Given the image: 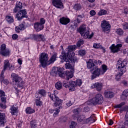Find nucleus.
Returning a JSON list of instances; mask_svg holds the SVG:
<instances>
[{
  "instance_id": "37998d69",
  "label": "nucleus",
  "mask_w": 128,
  "mask_h": 128,
  "mask_svg": "<svg viewBox=\"0 0 128 128\" xmlns=\"http://www.w3.org/2000/svg\"><path fill=\"white\" fill-rule=\"evenodd\" d=\"M82 84V80L78 79L76 82H75V85L76 86H80Z\"/></svg>"
},
{
  "instance_id": "393cba45",
  "label": "nucleus",
  "mask_w": 128,
  "mask_h": 128,
  "mask_svg": "<svg viewBox=\"0 0 128 128\" xmlns=\"http://www.w3.org/2000/svg\"><path fill=\"white\" fill-rule=\"evenodd\" d=\"M10 114L12 116H14L18 113V106L16 104L12 105L10 106Z\"/></svg>"
},
{
  "instance_id": "ea45409f",
  "label": "nucleus",
  "mask_w": 128,
  "mask_h": 128,
  "mask_svg": "<svg viewBox=\"0 0 128 128\" xmlns=\"http://www.w3.org/2000/svg\"><path fill=\"white\" fill-rule=\"evenodd\" d=\"M93 47L94 48H102L104 50V48L100 44L95 43L93 44Z\"/></svg>"
},
{
  "instance_id": "7c9ffc66",
  "label": "nucleus",
  "mask_w": 128,
  "mask_h": 128,
  "mask_svg": "<svg viewBox=\"0 0 128 128\" xmlns=\"http://www.w3.org/2000/svg\"><path fill=\"white\" fill-rule=\"evenodd\" d=\"M114 96V94L112 92H104V96L107 98H112Z\"/></svg>"
},
{
  "instance_id": "4c0bfd02",
  "label": "nucleus",
  "mask_w": 128,
  "mask_h": 128,
  "mask_svg": "<svg viewBox=\"0 0 128 128\" xmlns=\"http://www.w3.org/2000/svg\"><path fill=\"white\" fill-rule=\"evenodd\" d=\"M86 122H96V117L94 114H92L90 118L86 119Z\"/></svg>"
},
{
  "instance_id": "4be33fe9",
  "label": "nucleus",
  "mask_w": 128,
  "mask_h": 128,
  "mask_svg": "<svg viewBox=\"0 0 128 128\" xmlns=\"http://www.w3.org/2000/svg\"><path fill=\"white\" fill-rule=\"evenodd\" d=\"M22 4L20 2H17L16 4V6L13 10L14 14L18 12L20 10H22Z\"/></svg>"
},
{
  "instance_id": "a878e982",
  "label": "nucleus",
  "mask_w": 128,
  "mask_h": 128,
  "mask_svg": "<svg viewBox=\"0 0 128 128\" xmlns=\"http://www.w3.org/2000/svg\"><path fill=\"white\" fill-rule=\"evenodd\" d=\"M86 25L82 24L80 26L79 28L77 30L78 32H80L81 36L84 35V34L86 32Z\"/></svg>"
},
{
  "instance_id": "8fccbe9b",
  "label": "nucleus",
  "mask_w": 128,
  "mask_h": 128,
  "mask_svg": "<svg viewBox=\"0 0 128 128\" xmlns=\"http://www.w3.org/2000/svg\"><path fill=\"white\" fill-rule=\"evenodd\" d=\"M72 104L74 103L72 102V100H67L65 102V104L67 106H72Z\"/></svg>"
},
{
  "instance_id": "680f3d73",
  "label": "nucleus",
  "mask_w": 128,
  "mask_h": 128,
  "mask_svg": "<svg viewBox=\"0 0 128 128\" xmlns=\"http://www.w3.org/2000/svg\"><path fill=\"white\" fill-rule=\"evenodd\" d=\"M63 86L64 88H68V82H66V81L63 82Z\"/></svg>"
},
{
  "instance_id": "72a5a7b5",
  "label": "nucleus",
  "mask_w": 128,
  "mask_h": 128,
  "mask_svg": "<svg viewBox=\"0 0 128 128\" xmlns=\"http://www.w3.org/2000/svg\"><path fill=\"white\" fill-rule=\"evenodd\" d=\"M101 70L102 74H104L106 72V70H108V66L106 64H102L100 68Z\"/></svg>"
},
{
  "instance_id": "774afa93",
  "label": "nucleus",
  "mask_w": 128,
  "mask_h": 128,
  "mask_svg": "<svg viewBox=\"0 0 128 128\" xmlns=\"http://www.w3.org/2000/svg\"><path fill=\"white\" fill-rule=\"evenodd\" d=\"M124 124L126 126H128V119L126 118V120L124 122Z\"/></svg>"
},
{
  "instance_id": "f03ea898",
  "label": "nucleus",
  "mask_w": 128,
  "mask_h": 128,
  "mask_svg": "<svg viewBox=\"0 0 128 128\" xmlns=\"http://www.w3.org/2000/svg\"><path fill=\"white\" fill-rule=\"evenodd\" d=\"M62 72H64V68H62L54 67L52 68V74H55V76H59L62 78H64L65 76H66V80H68L70 78H72V76H74V71L71 70L70 72L67 70L65 74L64 73Z\"/></svg>"
},
{
  "instance_id": "20e7f679",
  "label": "nucleus",
  "mask_w": 128,
  "mask_h": 128,
  "mask_svg": "<svg viewBox=\"0 0 128 128\" xmlns=\"http://www.w3.org/2000/svg\"><path fill=\"white\" fill-rule=\"evenodd\" d=\"M48 54L45 52H42L39 56V62L40 63V66H42L44 68L48 66Z\"/></svg>"
},
{
  "instance_id": "603ef678",
  "label": "nucleus",
  "mask_w": 128,
  "mask_h": 128,
  "mask_svg": "<svg viewBox=\"0 0 128 128\" xmlns=\"http://www.w3.org/2000/svg\"><path fill=\"white\" fill-rule=\"evenodd\" d=\"M122 94L124 96H126H126H128V89L124 90V91L122 92Z\"/></svg>"
},
{
  "instance_id": "1a4fd4ad",
  "label": "nucleus",
  "mask_w": 128,
  "mask_h": 128,
  "mask_svg": "<svg viewBox=\"0 0 128 128\" xmlns=\"http://www.w3.org/2000/svg\"><path fill=\"white\" fill-rule=\"evenodd\" d=\"M68 52L66 56H68V58H76L74 56L76 54L74 53V50H76V45H70L69 46L66 48Z\"/></svg>"
},
{
  "instance_id": "a19ab883",
  "label": "nucleus",
  "mask_w": 128,
  "mask_h": 128,
  "mask_svg": "<svg viewBox=\"0 0 128 128\" xmlns=\"http://www.w3.org/2000/svg\"><path fill=\"white\" fill-rule=\"evenodd\" d=\"M122 74H124V73H122V72H120L116 75V80H117V82L120 80V78H121Z\"/></svg>"
},
{
  "instance_id": "6e6d98bb",
  "label": "nucleus",
  "mask_w": 128,
  "mask_h": 128,
  "mask_svg": "<svg viewBox=\"0 0 128 128\" xmlns=\"http://www.w3.org/2000/svg\"><path fill=\"white\" fill-rule=\"evenodd\" d=\"M4 80V72H2L0 76V80L1 82H2V80Z\"/></svg>"
},
{
  "instance_id": "aec40b11",
  "label": "nucleus",
  "mask_w": 128,
  "mask_h": 128,
  "mask_svg": "<svg viewBox=\"0 0 128 128\" xmlns=\"http://www.w3.org/2000/svg\"><path fill=\"white\" fill-rule=\"evenodd\" d=\"M34 28L36 32H38L44 30V26L42 24H40L38 22H36L34 24Z\"/></svg>"
},
{
  "instance_id": "412c9836",
  "label": "nucleus",
  "mask_w": 128,
  "mask_h": 128,
  "mask_svg": "<svg viewBox=\"0 0 128 128\" xmlns=\"http://www.w3.org/2000/svg\"><path fill=\"white\" fill-rule=\"evenodd\" d=\"M60 22L61 24L66 26L70 22V20L68 18L63 16L60 19Z\"/></svg>"
},
{
  "instance_id": "6ab92c4d",
  "label": "nucleus",
  "mask_w": 128,
  "mask_h": 128,
  "mask_svg": "<svg viewBox=\"0 0 128 128\" xmlns=\"http://www.w3.org/2000/svg\"><path fill=\"white\" fill-rule=\"evenodd\" d=\"M102 88V84L98 82H96L95 84L91 86V88L96 90L98 92L101 90Z\"/></svg>"
},
{
  "instance_id": "f3484780",
  "label": "nucleus",
  "mask_w": 128,
  "mask_h": 128,
  "mask_svg": "<svg viewBox=\"0 0 128 128\" xmlns=\"http://www.w3.org/2000/svg\"><path fill=\"white\" fill-rule=\"evenodd\" d=\"M87 68L88 70H90V72H92L93 70H94V68H96L94 60L90 59L86 62Z\"/></svg>"
},
{
  "instance_id": "a211bd4d",
  "label": "nucleus",
  "mask_w": 128,
  "mask_h": 128,
  "mask_svg": "<svg viewBox=\"0 0 128 128\" xmlns=\"http://www.w3.org/2000/svg\"><path fill=\"white\" fill-rule=\"evenodd\" d=\"M6 122V115L4 112H0V126H4Z\"/></svg>"
},
{
  "instance_id": "13d9d810",
  "label": "nucleus",
  "mask_w": 128,
  "mask_h": 128,
  "mask_svg": "<svg viewBox=\"0 0 128 128\" xmlns=\"http://www.w3.org/2000/svg\"><path fill=\"white\" fill-rule=\"evenodd\" d=\"M35 38H36V34H30L29 38H28V39L30 38L31 40H35Z\"/></svg>"
},
{
  "instance_id": "49530a36",
  "label": "nucleus",
  "mask_w": 128,
  "mask_h": 128,
  "mask_svg": "<svg viewBox=\"0 0 128 128\" xmlns=\"http://www.w3.org/2000/svg\"><path fill=\"white\" fill-rule=\"evenodd\" d=\"M74 8L76 10H80L82 9V6H80V4H76L74 6Z\"/></svg>"
},
{
  "instance_id": "e2e57ef3",
  "label": "nucleus",
  "mask_w": 128,
  "mask_h": 128,
  "mask_svg": "<svg viewBox=\"0 0 128 128\" xmlns=\"http://www.w3.org/2000/svg\"><path fill=\"white\" fill-rule=\"evenodd\" d=\"M123 28L124 30H128V23H126L125 24H124L123 25Z\"/></svg>"
},
{
  "instance_id": "dca6fc26",
  "label": "nucleus",
  "mask_w": 128,
  "mask_h": 128,
  "mask_svg": "<svg viewBox=\"0 0 128 128\" xmlns=\"http://www.w3.org/2000/svg\"><path fill=\"white\" fill-rule=\"evenodd\" d=\"M122 46V44H117L116 46L114 44H112L110 47V48L112 52H120V48Z\"/></svg>"
},
{
  "instance_id": "c756f323",
  "label": "nucleus",
  "mask_w": 128,
  "mask_h": 128,
  "mask_svg": "<svg viewBox=\"0 0 128 128\" xmlns=\"http://www.w3.org/2000/svg\"><path fill=\"white\" fill-rule=\"evenodd\" d=\"M24 24H20L18 26L16 27L15 30L16 32L20 33V30H24Z\"/></svg>"
},
{
  "instance_id": "4468645a",
  "label": "nucleus",
  "mask_w": 128,
  "mask_h": 128,
  "mask_svg": "<svg viewBox=\"0 0 128 128\" xmlns=\"http://www.w3.org/2000/svg\"><path fill=\"white\" fill-rule=\"evenodd\" d=\"M26 10H22L18 11L16 16V18L18 20H22L24 18H26Z\"/></svg>"
},
{
  "instance_id": "69168bd1",
  "label": "nucleus",
  "mask_w": 128,
  "mask_h": 128,
  "mask_svg": "<svg viewBox=\"0 0 128 128\" xmlns=\"http://www.w3.org/2000/svg\"><path fill=\"white\" fill-rule=\"evenodd\" d=\"M90 16H95L96 12V11L94 10H92L90 12Z\"/></svg>"
},
{
  "instance_id": "2f4dec72",
  "label": "nucleus",
  "mask_w": 128,
  "mask_h": 128,
  "mask_svg": "<svg viewBox=\"0 0 128 128\" xmlns=\"http://www.w3.org/2000/svg\"><path fill=\"white\" fill-rule=\"evenodd\" d=\"M76 54L78 56H86V51L84 50H76Z\"/></svg>"
},
{
  "instance_id": "79ce46f5",
  "label": "nucleus",
  "mask_w": 128,
  "mask_h": 128,
  "mask_svg": "<svg viewBox=\"0 0 128 128\" xmlns=\"http://www.w3.org/2000/svg\"><path fill=\"white\" fill-rule=\"evenodd\" d=\"M107 12L104 10H100L98 12V16H104V14H106Z\"/></svg>"
},
{
  "instance_id": "bf43d9fd",
  "label": "nucleus",
  "mask_w": 128,
  "mask_h": 128,
  "mask_svg": "<svg viewBox=\"0 0 128 128\" xmlns=\"http://www.w3.org/2000/svg\"><path fill=\"white\" fill-rule=\"evenodd\" d=\"M40 24H42L44 26V24H46V20H44V18H41L40 19Z\"/></svg>"
},
{
  "instance_id": "09e8293b",
  "label": "nucleus",
  "mask_w": 128,
  "mask_h": 128,
  "mask_svg": "<svg viewBox=\"0 0 128 128\" xmlns=\"http://www.w3.org/2000/svg\"><path fill=\"white\" fill-rule=\"evenodd\" d=\"M82 16L80 15L78 16L76 18V22L78 24L82 22Z\"/></svg>"
},
{
  "instance_id": "9d476101",
  "label": "nucleus",
  "mask_w": 128,
  "mask_h": 128,
  "mask_svg": "<svg viewBox=\"0 0 128 128\" xmlns=\"http://www.w3.org/2000/svg\"><path fill=\"white\" fill-rule=\"evenodd\" d=\"M101 28L104 32H108L110 30V24L108 21L106 20H102L101 22Z\"/></svg>"
},
{
  "instance_id": "473e14b6",
  "label": "nucleus",
  "mask_w": 128,
  "mask_h": 128,
  "mask_svg": "<svg viewBox=\"0 0 128 128\" xmlns=\"http://www.w3.org/2000/svg\"><path fill=\"white\" fill-rule=\"evenodd\" d=\"M26 114H32L36 112V110L30 107H28L26 109Z\"/></svg>"
},
{
  "instance_id": "39448f33",
  "label": "nucleus",
  "mask_w": 128,
  "mask_h": 128,
  "mask_svg": "<svg viewBox=\"0 0 128 128\" xmlns=\"http://www.w3.org/2000/svg\"><path fill=\"white\" fill-rule=\"evenodd\" d=\"M56 94H58V90H54V94H52L50 92H48V96H50V100L54 102V106H60L62 104V100L60 99Z\"/></svg>"
},
{
  "instance_id": "f704fd0d",
  "label": "nucleus",
  "mask_w": 128,
  "mask_h": 128,
  "mask_svg": "<svg viewBox=\"0 0 128 128\" xmlns=\"http://www.w3.org/2000/svg\"><path fill=\"white\" fill-rule=\"evenodd\" d=\"M55 88L58 90H62V83L60 81L58 82L55 84Z\"/></svg>"
},
{
  "instance_id": "f257e3e1",
  "label": "nucleus",
  "mask_w": 128,
  "mask_h": 128,
  "mask_svg": "<svg viewBox=\"0 0 128 128\" xmlns=\"http://www.w3.org/2000/svg\"><path fill=\"white\" fill-rule=\"evenodd\" d=\"M62 48V55L60 56V58L62 60V62H66L65 64V68L66 70H74V63L78 62V58H70L68 56H66V53L64 47L61 46Z\"/></svg>"
},
{
  "instance_id": "de8ad7c7",
  "label": "nucleus",
  "mask_w": 128,
  "mask_h": 128,
  "mask_svg": "<svg viewBox=\"0 0 128 128\" xmlns=\"http://www.w3.org/2000/svg\"><path fill=\"white\" fill-rule=\"evenodd\" d=\"M84 40H79L77 43H76V46L78 48H80V46H82V44H84Z\"/></svg>"
},
{
  "instance_id": "58836bf2",
  "label": "nucleus",
  "mask_w": 128,
  "mask_h": 128,
  "mask_svg": "<svg viewBox=\"0 0 128 128\" xmlns=\"http://www.w3.org/2000/svg\"><path fill=\"white\" fill-rule=\"evenodd\" d=\"M30 128H37L38 124H36V120H32L30 122Z\"/></svg>"
},
{
  "instance_id": "052dcab7",
  "label": "nucleus",
  "mask_w": 128,
  "mask_h": 128,
  "mask_svg": "<svg viewBox=\"0 0 128 128\" xmlns=\"http://www.w3.org/2000/svg\"><path fill=\"white\" fill-rule=\"evenodd\" d=\"M0 106L2 108H6V102L0 103Z\"/></svg>"
},
{
  "instance_id": "c9c22d12",
  "label": "nucleus",
  "mask_w": 128,
  "mask_h": 128,
  "mask_svg": "<svg viewBox=\"0 0 128 128\" xmlns=\"http://www.w3.org/2000/svg\"><path fill=\"white\" fill-rule=\"evenodd\" d=\"M6 20L8 22V24H12V22H14V17L12 16H7L6 18Z\"/></svg>"
},
{
  "instance_id": "a18cd8bd",
  "label": "nucleus",
  "mask_w": 128,
  "mask_h": 128,
  "mask_svg": "<svg viewBox=\"0 0 128 128\" xmlns=\"http://www.w3.org/2000/svg\"><path fill=\"white\" fill-rule=\"evenodd\" d=\"M126 104V102H122L120 103V104H116L114 106L115 108H120L122 106H124Z\"/></svg>"
},
{
  "instance_id": "338daca9",
  "label": "nucleus",
  "mask_w": 128,
  "mask_h": 128,
  "mask_svg": "<svg viewBox=\"0 0 128 128\" xmlns=\"http://www.w3.org/2000/svg\"><path fill=\"white\" fill-rule=\"evenodd\" d=\"M3 83L4 84H8V80L6 79L4 80H4H2Z\"/></svg>"
},
{
  "instance_id": "b1692460",
  "label": "nucleus",
  "mask_w": 128,
  "mask_h": 128,
  "mask_svg": "<svg viewBox=\"0 0 128 128\" xmlns=\"http://www.w3.org/2000/svg\"><path fill=\"white\" fill-rule=\"evenodd\" d=\"M76 82L72 80L69 82L68 88L70 92H74L76 90Z\"/></svg>"
},
{
  "instance_id": "6e6552de",
  "label": "nucleus",
  "mask_w": 128,
  "mask_h": 128,
  "mask_svg": "<svg viewBox=\"0 0 128 128\" xmlns=\"http://www.w3.org/2000/svg\"><path fill=\"white\" fill-rule=\"evenodd\" d=\"M116 68L120 72L124 74L126 72V62L118 60L117 62Z\"/></svg>"
},
{
  "instance_id": "0eeeda50",
  "label": "nucleus",
  "mask_w": 128,
  "mask_h": 128,
  "mask_svg": "<svg viewBox=\"0 0 128 128\" xmlns=\"http://www.w3.org/2000/svg\"><path fill=\"white\" fill-rule=\"evenodd\" d=\"M90 102L94 106L102 104L104 102V97L102 94H98L90 100Z\"/></svg>"
},
{
  "instance_id": "5fc2aeb1",
  "label": "nucleus",
  "mask_w": 128,
  "mask_h": 128,
  "mask_svg": "<svg viewBox=\"0 0 128 128\" xmlns=\"http://www.w3.org/2000/svg\"><path fill=\"white\" fill-rule=\"evenodd\" d=\"M56 112H54L53 114V116L54 117L57 116L58 114H60V109L56 108Z\"/></svg>"
},
{
  "instance_id": "5701e85b",
  "label": "nucleus",
  "mask_w": 128,
  "mask_h": 128,
  "mask_svg": "<svg viewBox=\"0 0 128 128\" xmlns=\"http://www.w3.org/2000/svg\"><path fill=\"white\" fill-rule=\"evenodd\" d=\"M94 32H90L89 30H86L85 32L84 33L83 35H82V36H83L84 38L90 39L94 36Z\"/></svg>"
},
{
  "instance_id": "864d4df0",
  "label": "nucleus",
  "mask_w": 128,
  "mask_h": 128,
  "mask_svg": "<svg viewBox=\"0 0 128 128\" xmlns=\"http://www.w3.org/2000/svg\"><path fill=\"white\" fill-rule=\"evenodd\" d=\"M36 106H40L42 104V102L38 100H36Z\"/></svg>"
},
{
  "instance_id": "0e129e2a",
  "label": "nucleus",
  "mask_w": 128,
  "mask_h": 128,
  "mask_svg": "<svg viewBox=\"0 0 128 128\" xmlns=\"http://www.w3.org/2000/svg\"><path fill=\"white\" fill-rule=\"evenodd\" d=\"M18 38V36L16 34H14L12 36V38L13 40H16Z\"/></svg>"
},
{
  "instance_id": "cd10ccee",
  "label": "nucleus",
  "mask_w": 128,
  "mask_h": 128,
  "mask_svg": "<svg viewBox=\"0 0 128 128\" xmlns=\"http://www.w3.org/2000/svg\"><path fill=\"white\" fill-rule=\"evenodd\" d=\"M34 40H37L38 42H40V40H42V42H44L46 39L42 34H36L35 35Z\"/></svg>"
},
{
  "instance_id": "423d86ee",
  "label": "nucleus",
  "mask_w": 128,
  "mask_h": 128,
  "mask_svg": "<svg viewBox=\"0 0 128 128\" xmlns=\"http://www.w3.org/2000/svg\"><path fill=\"white\" fill-rule=\"evenodd\" d=\"M82 110L80 108L74 109V114L72 115V118L74 120H76L78 122H84L86 121V116L84 115L80 116L78 117V114Z\"/></svg>"
},
{
  "instance_id": "ddd939ff",
  "label": "nucleus",
  "mask_w": 128,
  "mask_h": 128,
  "mask_svg": "<svg viewBox=\"0 0 128 128\" xmlns=\"http://www.w3.org/2000/svg\"><path fill=\"white\" fill-rule=\"evenodd\" d=\"M92 74L91 78L92 80H94L96 78L100 76L102 74V71L100 70V68H98L97 66L94 68V70L91 72Z\"/></svg>"
},
{
  "instance_id": "e433bc0d",
  "label": "nucleus",
  "mask_w": 128,
  "mask_h": 128,
  "mask_svg": "<svg viewBox=\"0 0 128 128\" xmlns=\"http://www.w3.org/2000/svg\"><path fill=\"white\" fill-rule=\"evenodd\" d=\"M38 94H40L42 96H46V92L44 89H40L38 90Z\"/></svg>"
},
{
  "instance_id": "7ed1b4c3",
  "label": "nucleus",
  "mask_w": 128,
  "mask_h": 128,
  "mask_svg": "<svg viewBox=\"0 0 128 128\" xmlns=\"http://www.w3.org/2000/svg\"><path fill=\"white\" fill-rule=\"evenodd\" d=\"M11 78L14 86H16L20 88H24V81L22 78L18 74L15 73H12L11 74Z\"/></svg>"
},
{
  "instance_id": "9b49d317",
  "label": "nucleus",
  "mask_w": 128,
  "mask_h": 128,
  "mask_svg": "<svg viewBox=\"0 0 128 128\" xmlns=\"http://www.w3.org/2000/svg\"><path fill=\"white\" fill-rule=\"evenodd\" d=\"M6 46L5 44H2L0 46V54L4 56H10V51L8 49H6Z\"/></svg>"
},
{
  "instance_id": "c03bdc74",
  "label": "nucleus",
  "mask_w": 128,
  "mask_h": 128,
  "mask_svg": "<svg viewBox=\"0 0 128 128\" xmlns=\"http://www.w3.org/2000/svg\"><path fill=\"white\" fill-rule=\"evenodd\" d=\"M116 32L119 36H122V34H124V30H122V29L120 28L117 29L116 30Z\"/></svg>"
},
{
  "instance_id": "2eb2a0df",
  "label": "nucleus",
  "mask_w": 128,
  "mask_h": 128,
  "mask_svg": "<svg viewBox=\"0 0 128 128\" xmlns=\"http://www.w3.org/2000/svg\"><path fill=\"white\" fill-rule=\"evenodd\" d=\"M14 66L10 64V61L8 60H5L4 61V70H14Z\"/></svg>"
},
{
  "instance_id": "c85d7f7f",
  "label": "nucleus",
  "mask_w": 128,
  "mask_h": 128,
  "mask_svg": "<svg viewBox=\"0 0 128 128\" xmlns=\"http://www.w3.org/2000/svg\"><path fill=\"white\" fill-rule=\"evenodd\" d=\"M56 58H58V54L54 52L52 54L49 62H50V64H54L56 60Z\"/></svg>"
},
{
  "instance_id": "bb28decb",
  "label": "nucleus",
  "mask_w": 128,
  "mask_h": 128,
  "mask_svg": "<svg viewBox=\"0 0 128 128\" xmlns=\"http://www.w3.org/2000/svg\"><path fill=\"white\" fill-rule=\"evenodd\" d=\"M0 98H1V102H6V93L2 90H0Z\"/></svg>"
},
{
  "instance_id": "f8f14e48",
  "label": "nucleus",
  "mask_w": 128,
  "mask_h": 128,
  "mask_svg": "<svg viewBox=\"0 0 128 128\" xmlns=\"http://www.w3.org/2000/svg\"><path fill=\"white\" fill-rule=\"evenodd\" d=\"M52 4L56 8H60L61 10L64 8V3L62 0H52Z\"/></svg>"
},
{
  "instance_id": "3c124183",
  "label": "nucleus",
  "mask_w": 128,
  "mask_h": 128,
  "mask_svg": "<svg viewBox=\"0 0 128 128\" xmlns=\"http://www.w3.org/2000/svg\"><path fill=\"white\" fill-rule=\"evenodd\" d=\"M16 126L18 128H21L22 124V121L18 120L16 122Z\"/></svg>"
},
{
  "instance_id": "4d7b16f0",
  "label": "nucleus",
  "mask_w": 128,
  "mask_h": 128,
  "mask_svg": "<svg viewBox=\"0 0 128 128\" xmlns=\"http://www.w3.org/2000/svg\"><path fill=\"white\" fill-rule=\"evenodd\" d=\"M76 123L74 122H72L71 123V125H70V128H76Z\"/></svg>"
}]
</instances>
